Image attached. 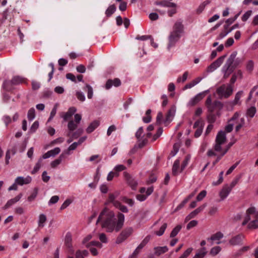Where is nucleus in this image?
I'll use <instances>...</instances> for the list:
<instances>
[{
	"instance_id": "nucleus-1",
	"label": "nucleus",
	"mask_w": 258,
	"mask_h": 258,
	"mask_svg": "<svg viewBox=\"0 0 258 258\" xmlns=\"http://www.w3.org/2000/svg\"><path fill=\"white\" fill-rule=\"evenodd\" d=\"M115 215L113 212L105 208L100 213L96 223L102 220V227L106 229L107 232L113 231H119L123 227L124 222V216L119 213L117 215V221H115Z\"/></svg>"
},
{
	"instance_id": "nucleus-2",
	"label": "nucleus",
	"mask_w": 258,
	"mask_h": 258,
	"mask_svg": "<svg viewBox=\"0 0 258 258\" xmlns=\"http://www.w3.org/2000/svg\"><path fill=\"white\" fill-rule=\"evenodd\" d=\"M183 31V26L182 21H177L173 26V30L168 36V44L167 48L169 50L174 47L181 37V34Z\"/></svg>"
},
{
	"instance_id": "nucleus-3",
	"label": "nucleus",
	"mask_w": 258,
	"mask_h": 258,
	"mask_svg": "<svg viewBox=\"0 0 258 258\" xmlns=\"http://www.w3.org/2000/svg\"><path fill=\"white\" fill-rule=\"evenodd\" d=\"M237 54L236 52H233L227 60L226 63L222 69V72L224 74L223 77L225 79L227 78L233 72L234 69L240 62V60L237 59L235 62L234 61Z\"/></svg>"
},
{
	"instance_id": "nucleus-4",
	"label": "nucleus",
	"mask_w": 258,
	"mask_h": 258,
	"mask_svg": "<svg viewBox=\"0 0 258 258\" xmlns=\"http://www.w3.org/2000/svg\"><path fill=\"white\" fill-rule=\"evenodd\" d=\"M233 92V86L231 84H223L216 90L220 98H228L232 94Z\"/></svg>"
},
{
	"instance_id": "nucleus-5",
	"label": "nucleus",
	"mask_w": 258,
	"mask_h": 258,
	"mask_svg": "<svg viewBox=\"0 0 258 258\" xmlns=\"http://www.w3.org/2000/svg\"><path fill=\"white\" fill-rule=\"evenodd\" d=\"M226 138L225 133L223 131H220L217 135L215 144L214 145V150L218 152H221L222 154L223 148L222 146L226 142Z\"/></svg>"
},
{
	"instance_id": "nucleus-6",
	"label": "nucleus",
	"mask_w": 258,
	"mask_h": 258,
	"mask_svg": "<svg viewBox=\"0 0 258 258\" xmlns=\"http://www.w3.org/2000/svg\"><path fill=\"white\" fill-rule=\"evenodd\" d=\"M25 82V78L17 76L14 77L11 81H5L3 84V87L7 91L12 89V85H17Z\"/></svg>"
},
{
	"instance_id": "nucleus-7",
	"label": "nucleus",
	"mask_w": 258,
	"mask_h": 258,
	"mask_svg": "<svg viewBox=\"0 0 258 258\" xmlns=\"http://www.w3.org/2000/svg\"><path fill=\"white\" fill-rule=\"evenodd\" d=\"M257 218L258 210L254 207H250L246 211L245 219L242 224V225H245L251 220Z\"/></svg>"
},
{
	"instance_id": "nucleus-8",
	"label": "nucleus",
	"mask_w": 258,
	"mask_h": 258,
	"mask_svg": "<svg viewBox=\"0 0 258 258\" xmlns=\"http://www.w3.org/2000/svg\"><path fill=\"white\" fill-rule=\"evenodd\" d=\"M74 118V120H71L68 122V128L69 132L68 134V136H71V134H72V132L77 129L78 124L80 123L82 119V116L80 114H75Z\"/></svg>"
},
{
	"instance_id": "nucleus-9",
	"label": "nucleus",
	"mask_w": 258,
	"mask_h": 258,
	"mask_svg": "<svg viewBox=\"0 0 258 258\" xmlns=\"http://www.w3.org/2000/svg\"><path fill=\"white\" fill-rule=\"evenodd\" d=\"M226 57V54L219 57L217 60L212 63L207 69L208 73H212L219 68L223 62L224 59Z\"/></svg>"
},
{
	"instance_id": "nucleus-10",
	"label": "nucleus",
	"mask_w": 258,
	"mask_h": 258,
	"mask_svg": "<svg viewBox=\"0 0 258 258\" xmlns=\"http://www.w3.org/2000/svg\"><path fill=\"white\" fill-rule=\"evenodd\" d=\"M239 114L238 112H235L233 117L229 120V122L234 121L236 120V123L237 125L236 126L235 130L238 132L244 124L245 119L244 117L239 118Z\"/></svg>"
},
{
	"instance_id": "nucleus-11",
	"label": "nucleus",
	"mask_w": 258,
	"mask_h": 258,
	"mask_svg": "<svg viewBox=\"0 0 258 258\" xmlns=\"http://www.w3.org/2000/svg\"><path fill=\"white\" fill-rule=\"evenodd\" d=\"M133 232V229L128 228L123 231L120 234L119 236L116 239V243H120L126 239Z\"/></svg>"
},
{
	"instance_id": "nucleus-12",
	"label": "nucleus",
	"mask_w": 258,
	"mask_h": 258,
	"mask_svg": "<svg viewBox=\"0 0 258 258\" xmlns=\"http://www.w3.org/2000/svg\"><path fill=\"white\" fill-rule=\"evenodd\" d=\"M204 93H199L189 100L187 103V106L188 107H191L196 105L200 101H201L204 98Z\"/></svg>"
},
{
	"instance_id": "nucleus-13",
	"label": "nucleus",
	"mask_w": 258,
	"mask_h": 258,
	"mask_svg": "<svg viewBox=\"0 0 258 258\" xmlns=\"http://www.w3.org/2000/svg\"><path fill=\"white\" fill-rule=\"evenodd\" d=\"M77 111V109L75 107H70L66 112H61L60 116L63 118L64 121H67L72 118L73 115Z\"/></svg>"
},
{
	"instance_id": "nucleus-14",
	"label": "nucleus",
	"mask_w": 258,
	"mask_h": 258,
	"mask_svg": "<svg viewBox=\"0 0 258 258\" xmlns=\"http://www.w3.org/2000/svg\"><path fill=\"white\" fill-rule=\"evenodd\" d=\"M143 133V128L142 127H140L136 133V137L138 139V141L140 142L139 146L140 148L144 146L147 143V140L146 139H143L142 135Z\"/></svg>"
},
{
	"instance_id": "nucleus-15",
	"label": "nucleus",
	"mask_w": 258,
	"mask_h": 258,
	"mask_svg": "<svg viewBox=\"0 0 258 258\" xmlns=\"http://www.w3.org/2000/svg\"><path fill=\"white\" fill-rule=\"evenodd\" d=\"M17 150V145H14L10 149L7 150L6 153L5 162L7 165L9 164V160L12 156L16 154Z\"/></svg>"
},
{
	"instance_id": "nucleus-16",
	"label": "nucleus",
	"mask_w": 258,
	"mask_h": 258,
	"mask_svg": "<svg viewBox=\"0 0 258 258\" xmlns=\"http://www.w3.org/2000/svg\"><path fill=\"white\" fill-rule=\"evenodd\" d=\"M31 181L32 178L30 176H27L26 177L19 176L15 179V182L20 185L29 184L31 182Z\"/></svg>"
},
{
	"instance_id": "nucleus-17",
	"label": "nucleus",
	"mask_w": 258,
	"mask_h": 258,
	"mask_svg": "<svg viewBox=\"0 0 258 258\" xmlns=\"http://www.w3.org/2000/svg\"><path fill=\"white\" fill-rule=\"evenodd\" d=\"M175 112L176 107L175 106H172L168 110L166 114V118L164 120L165 123H168L170 121H171V120H172L175 115Z\"/></svg>"
},
{
	"instance_id": "nucleus-18",
	"label": "nucleus",
	"mask_w": 258,
	"mask_h": 258,
	"mask_svg": "<svg viewBox=\"0 0 258 258\" xmlns=\"http://www.w3.org/2000/svg\"><path fill=\"white\" fill-rule=\"evenodd\" d=\"M207 204H205L202 206L198 207L197 209L191 212L188 215L186 216L185 218V220L187 221L190 219L194 218L197 214L201 212L205 208Z\"/></svg>"
},
{
	"instance_id": "nucleus-19",
	"label": "nucleus",
	"mask_w": 258,
	"mask_h": 258,
	"mask_svg": "<svg viewBox=\"0 0 258 258\" xmlns=\"http://www.w3.org/2000/svg\"><path fill=\"white\" fill-rule=\"evenodd\" d=\"M243 238L244 236L242 235H237L229 240V243L233 246L241 244Z\"/></svg>"
},
{
	"instance_id": "nucleus-20",
	"label": "nucleus",
	"mask_w": 258,
	"mask_h": 258,
	"mask_svg": "<svg viewBox=\"0 0 258 258\" xmlns=\"http://www.w3.org/2000/svg\"><path fill=\"white\" fill-rule=\"evenodd\" d=\"M121 84L120 80L118 78L114 79V80H109L106 83V88L107 89H110L112 86L115 87L119 86Z\"/></svg>"
},
{
	"instance_id": "nucleus-21",
	"label": "nucleus",
	"mask_w": 258,
	"mask_h": 258,
	"mask_svg": "<svg viewBox=\"0 0 258 258\" xmlns=\"http://www.w3.org/2000/svg\"><path fill=\"white\" fill-rule=\"evenodd\" d=\"M231 190L230 188H228V185H225L223 186L221 190L220 191L219 193V196L221 198V200L223 201L225 198H226L230 192H231Z\"/></svg>"
},
{
	"instance_id": "nucleus-22",
	"label": "nucleus",
	"mask_w": 258,
	"mask_h": 258,
	"mask_svg": "<svg viewBox=\"0 0 258 258\" xmlns=\"http://www.w3.org/2000/svg\"><path fill=\"white\" fill-rule=\"evenodd\" d=\"M154 188L153 186L149 187L147 188L146 191V195H138L137 196V199L141 202L145 201L148 196H150L153 191Z\"/></svg>"
},
{
	"instance_id": "nucleus-23",
	"label": "nucleus",
	"mask_w": 258,
	"mask_h": 258,
	"mask_svg": "<svg viewBox=\"0 0 258 258\" xmlns=\"http://www.w3.org/2000/svg\"><path fill=\"white\" fill-rule=\"evenodd\" d=\"M223 237V234L221 232H217L213 234L211 237L208 239L212 241H215V243L219 244L221 243L220 239Z\"/></svg>"
},
{
	"instance_id": "nucleus-24",
	"label": "nucleus",
	"mask_w": 258,
	"mask_h": 258,
	"mask_svg": "<svg viewBox=\"0 0 258 258\" xmlns=\"http://www.w3.org/2000/svg\"><path fill=\"white\" fill-rule=\"evenodd\" d=\"M207 107L208 111L212 113L217 108L221 109L222 107V104L220 101H216L213 102L211 105H208Z\"/></svg>"
},
{
	"instance_id": "nucleus-25",
	"label": "nucleus",
	"mask_w": 258,
	"mask_h": 258,
	"mask_svg": "<svg viewBox=\"0 0 258 258\" xmlns=\"http://www.w3.org/2000/svg\"><path fill=\"white\" fill-rule=\"evenodd\" d=\"M83 132V130L82 128H80L77 129L76 132L71 134V136H69L71 137V138L67 140V143L69 144L71 143L74 139L78 138L80 136L82 135Z\"/></svg>"
},
{
	"instance_id": "nucleus-26",
	"label": "nucleus",
	"mask_w": 258,
	"mask_h": 258,
	"mask_svg": "<svg viewBox=\"0 0 258 258\" xmlns=\"http://www.w3.org/2000/svg\"><path fill=\"white\" fill-rule=\"evenodd\" d=\"M89 254V252L86 250H78L75 253V258H85V256H87ZM67 258H75L73 256L69 255Z\"/></svg>"
},
{
	"instance_id": "nucleus-27",
	"label": "nucleus",
	"mask_w": 258,
	"mask_h": 258,
	"mask_svg": "<svg viewBox=\"0 0 258 258\" xmlns=\"http://www.w3.org/2000/svg\"><path fill=\"white\" fill-rule=\"evenodd\" d=\"M99 124L100 122L98 120H95L92 121L87 128V133L89 134L93 132L99 125Z\"/></svg>"
},
{
	"instance_id": "nucleus-28",
	"label": "nucleus",
	"mask_w": 258,
	"mask_h": 258,
	"mask_svg": "<svg viewBox=\"0 0 258 258\" xmlns=\"http://www.w3.org/2000/svg\"><path fill=\"white\" fill-rule=\"evenodd\" d=\"M46 216L44 214H40L38 220V227L40 228H43L44 226L45 223L46 221Z\"/></svg>"
},
{
	"instance_id": "nucleus-29",
	"label": "nucleus",
	"mask_w": 258,
	"mask_h": 258,
	"mask_svg": "<svg viewBox=\"0 0 258 258\" xmlns=\"http://www.w3.org/2000/svg\"><path fill=\"white\" fill-rule=\"evenodd\" d=\"M64 158V153H62L59 157L51 162L50 165L52 168L56 167L58 165L60 164L63 158Z\"/></svg>"
},
{
	"instance_id": "nucleus-30",
	"label": "nucleus",
	"mask_w": 258,
	"mask_h": 258,
	"mask_svg": "<svg viewBox=\"0 0 258 258\" xmlns=\"http://www.w3.org/2000/svg\"><path fill=\"white\" fill-rule=\"evenodd\" d=\"M22 195L21 194H19L18 196L16 197L15 198L10 200L8 201L7 204L5 205V208H8L12 205L14 204L18 201H19L22 197Z\"/></svg>"
},
{
	"instance_id": "nucleus-31",
	"label": "nucleus",
	"mask_w": 258,
	"mask_h": 258,
	"mask_svg": "<svg viewBox=\"0 0 258 258\" xmlns=\"http://www.w3.org/2000/svg\"><path fill=\"white\" fill-rule=\"evenodd\" d=\"M155 254L157 255H160L168 251V248L167 246H158L155 247Z\"/></svg>"
},
{
	"instance_id": "nucleus-32",
	"label": "nucleus",
	"mask_w": 258,
	"mask_h": 258,
	"mask_svg": "<svg viewBox=\"0 0 258 258\" xmlns=\"http://www.w3.org/2000/svg\"><path fill=\"white\" fill-rule=\"evenodd\" d=\"M180 161L179 160H176L172 166V174L174 175H177L179 172V167Z\"/></svg>"
},
{
	"instance_id": "nucleus-33",
	"label": "nucleus",
	"mask_w": 258,
	"mask_h": 258,
	"mask_svg": "<svg viewBox=\"0 0 258 258\" xmlns=\"http://www.w3.org/2000/svg\"><path fill=\"white\" fill-rule=\"evenodd\" d=\"M243 94V91H238L235 95V98L232 103L233 105L240 104V99Z\"/></svg>"
},
{
	"instance_id": "nucleus-34",
	"label": "nucleus",
	"mask_w": 258,
	"mask_h": 258,
	"mask_svg": "<svg viewBox=\"0 0 258 258\" xmlns=\"http://www.w3.org/2000/svg\"><path fill=\"white\" fill-rule=\"evenodd\" d=\"M248 223L247 227L249 229H256L258 228V218L252 219Z\"/></svg>"
},
{
	"instance_id": "nucleus-35",
	"label": "nucleus",
	"mask_w": 258,
	"mask_h": 258,
	"mask_svg": "<svg viewBox=\"0 0 258 258\" xmlns=\"http://www.w3.org/2000/svg\"><path fill=\"white\" fill-rule=\"evenodd\" d=\"M210 3V1L209 0L205 1L203 3H202L197 9V12L198 14L201 13L205 9L206 6L209 5Z\"/></svg>"
},
{
	"instance_id": "nucleus-36",
	"label": "nucleus",
	"mask_w": 258,
	"mask_h": 258,
	"mask_svg": "<svg viewBox=\"0 0 258 258\" xmlns=\"http://www.w3.org/2000/svg\"><path fill=\"white\" fill-rule=\"evenodd\" d=\"M116 10V7L114 5L109 6L105 11V14L107 17H110L113 14Z\"/></svg>"
},
{
	"instance_id": "nucleus-37",
	"label": "nucleus",
	"mask_w": 258,
	"mask_h": 258,
	"mask_svg": "<svg viewBox=\"0 0 258 258\" xmlns=\"http://www.w3.org/2000/svg\"><path fill=\"white\" fill-rule=\"evenodd\" d=\"M114 206L120 210L123 213H127L128 209L127 207L124 205H122L120 204V202H115L114 203Z\"/></svg>"
},
{
	"instance_id": "nucleus-38",
	"label": "nucleus",
	"mask_w": 258,
	"mask_h": 258,
	"mask_svg": "<svg viewBox=\"0 0 258 258\" xmlns=\"http://www.w3.org/2000/svg\"><path fill=\"white\" fill-rule=\"evenodd\" d=\"M207 253L206 248L203 247L198 251L193 258H203Z\"/></svg>"
},
{
	"instance_id": "nucleus-39",
	"label": "nucleus",
	"mask_w": 258,
	"mask_h": 258,
	"mask_svg": "<svg viewBox=\"0 0 258 258\" xmlns=\"http://www.w3.org/2000/svg\"><path fill=\"white\" fill-rule=\"evenodd\" d=\"M157 5H161L165 7H169V8H175L176 7V4H175L174 3H172V2H167V1L161 2L157 4Z\"/></svg>"
},
{
	"instance_id": "nucleus-40",
	"label": "nucleus",
	"mask_w": 258,
	"mask_h": 258,
	"mask_svg": "<svg viewBox=\"0 0 258 258\" xmlns=\"http://www.w3.org/2000/svg\"><path fill=\"white\" fill-rule=\"evenodd\" d=\"M27 117L29 120L32 121L35 117V110L34 108H30L27 113Z\"/></svg>"
},
{
	"instance_id": "nucleus-41",
	"label": "nucleus",
	"mask_w": 258,
	"mask_h": 258,
	"mask_svg": "<svg viewBox=\"0 0 258 258\" xmlns=\"http://www.w3.org/2000/svg\"><path fill=\"white\" fill-rule=\"evenodd\" d=\"M127 183L133 189H135L138 184L137 181L131 177H129L127 179Z\"/></svg>"
},
{
	"instance_id": "nucleus-42",
	"label": "nucleus",
	"mask_w": 258,
	"mask_h": 258,
	"mask_svg": "<svg viewBox=\"0 0 258 258\" xmlns=\"http://www.w3.org/2000/svg\"><path fill=\"white\" fill-rule=\"evenodd\" d=\"M65 244L66 246L70 248L72 247V236L69 233H68L65 237Z\"/></svg>"
},
{
	"instance_id": "nucleus-43",
	"label": "nucleus",
	"mask_w": 258,
	"mask_h": 258,
	"mask_svg": "<svg viewBox=\"0 0 258 258\" xmlns=\"http://www.w3.org/2000/svg\"><path fill=\"white\" fill-rule=\"evenodd\" d=\"M38 188L35 187L34 188L32 194L28 197V201L29 202L33 201L37 197L38 194Z\"/></svg>"
},
{
	"instance_id": "nucleus-44",
	"label": "nucleus",
	"mask_w": 258,
	"mask_h": 258,
	"mask_svg": "<svg viewBox=\"0 0 258 258\" xmlns=\"http://www.w3.org/2000/svg\"><path fill=\"white\" fill-rule=\"evenodd\" d=\"M151 113V109H148L146 112V116L143 117V120L145 123H149L151 120V116L150 114Z\"/></svg>"
},
{
	"instance_id": "nucleus-45",
	"label": "nucleus",
	"mask_w": 258,
	"mask_h": 258,
	"mask_svg": "<svg viewBox=\"0 0 258 258\" xmlns=\"http://www.w3.org/2000/svg\"><path fill=\"white\" fill-rule=\"evenodd\" d=\"M167 228V224L164 223L160 227V229L158 231H156L155 232V233L157 236H160L163 234L165 229Z\"/></svg>"
},
{
	"instance_id": "nucleus-46",
	"label": "nucleus",
	"mask_w": 258,
	"mask_h": 258,
	"mask_svg": "<svg viewBox=\"0 0 258 258\" xmlns=\"http://www.w3.org/2000/svg\"><path fill=\"white\" fill-rule=\"evenodd\" d=\"M41 162H42V159L40 158L39 159L38 162L35 164V166L34 167L33 169L31 171V173L33 174H35L40 168L41 166Z\"/></svg>"
},
{
	"instance_id": "nucleus-47",
	"label": "nucleus",
	"mask_w": 258,
	"mask_h": 258,
	"mask_svg": "<svg viewBox=\"0 0 258 258\" xmlns=\"http://www.w3.org/2000/svg\"><path fill=\"white\" fill-rule=\"evenodd\" d=\"M181 229V225H177L171 231L170 233V237H174L175 236L177 235L178 233L180 231V230Z\"/></svg>"
},
{
	"instance_id": "nucleus-48",
	"label": "nucleus",
	"mask_w": 258,
	"mask_h": 258,
	"mask_svg": "<svg viewBox=\"0 0 258 258\" xmlns=\"http://www.w3.org/2000/svg\"><path fill=\"white\" fill-rule=\"evenodd\" d=\"M91 246H96L98 247L101 248L102 245L99 242L96 241H92L91 242L86 244V247L87 248H90L91 247Z\"/></svg>"
},
{
	"instance_id": "nucleus-49",
	"label": "nucleus",
	"mask_w": 258,
	"mask_h": 258,
	"mask_svg": "<svg viewBox=\"0 0 258 258\" xmlns=\"http://www.w3.org/2000/svg\"><path fill=\"white\" fill-rule=\"evenodd\" d=\"M254 68V62L251 60H249L246 64V70L251 72Z\"/></svg>"
},
{
	"instance_id": "nucleus-50",
	"label": "nucleus",
	"mask_w": 258,
	"mask_h": 258,
	"mask_svg": "<svg viewBox=\"0 0 258 258\" xmlns=\"http://www.w3.org/2000/svg\"><path fill=\"white\" fill-rule=\"evenodd\" d=\"M256 113V108L255 107H251L247 111V115L248 116L252 118Z\"/></svg>"
},
{
	"instance_id": "nucleus-51",
	"label": "nucleus",
	"mask_w": 258,
	"mask_h": 258,
	"mask_svg": "<svg viewBox=\"0 0 258 258\" xmlns=\"http://www.w3.org/2000/svg\"><path fill=\"white\" fill-rule=\"evenodd\" d=\"M117 196L118 193L110 194L108 198V202L112 203L114 206V203L118 202V201L115 200Z\"/></svg>"
},
{
	"instance_id": "nucleus-52",
	"label": "nucleus",
	"mask_w": 258,
	"mask_h": 258,
	"mask_svg": "<svg viewBox=\"0 0 258 258\" xmlns=\"http://www.w3.org/2000/svg\"><path fill=\"white\" fill-rule=\"evenodd\" d=\"M252 13L251 10L246 11L241 17L242 21L243 22L246 21L251 15Z\"/></svg>"
},
{
	"instance_id": "nucleus-53",
	"label": "nucleus",
	"mask_w": 258,
	"mask_h": 258,
	"mask_svg": "<svg viewBox=\"0 0 258 258\" xmlns=\"http://www.w3.org/2000/svg\"><path fill=\"white\" fill-rule=\"evenodd\" d=\"M221 250V248L219 246L213 247L210 250V254L212 255H217Z\"/></svg>"
},
{
	"instance_id": "nucleus-54",
	"label": "nucleus",
	"mask_w": 258,
	"mask_h": 258,
	"mask_svg": "<svg viewBox=\"0 0 258 258\" xmlns=\"http://www.w3.org/2000/svg\"><path fill=\"white\" fill-rule=\"evenodd\" d=\"M87 91V97L89 99H91L93 97V91L92 88L89 85L86 86Z\"/></svg>"
},
{
	"instance_id": "nucleus-55",
	"label": "nucleus",
	"mask_w": 258,
	"mask_h": 258,
	"mask_svg": "<svg viewBox=\"0 0 258 258\" xmlns=\"http://www.w3.org/2000/svg\"><path fill=\"white\" fill-rule=\"evenodd\" d=\"M51 157H54L58 154L60 152V149L58 147H56L52 150L49 151Z\"/></svg>"
},
{
	"instance_id": "nucleus-56",
	"label": "nucleus",
	"mask_w": 258,
	"mask_h": 258,
	"mask_svg": "<svg viewBox=\"0 0 258 258\" xmlns=\"http://www.w3.org/2000/svg\"><path fill=\"white\" fill-rule=\"evenodd\" d=\"M57 111V106L55 105L51 111L50 116L48 119V121H50L54 116L55 115Z\"/></svg>"
},
{
	"instance_id": "nucleus-57",
	"label": "nucleus",
	"mask_w": 258,
	"mask_h": 258,
	"mask_svg": "<svg viewBox=\"0 0 258 258\" xmlns=\"http://www.w3.org/2000/svg\"><path fill=\"white\" fill-rule=\"evenodd\" d=\"M190 156L189 155H187L186 156L185 159L182 163L181 171H182L187 166L190 160Z\"/></svg>"
},
{
	"instance_id": "nucleus-58",
	"label": "nucleus",
	"mask_w": 258,
	"mask_h": 258,
	"mask_svg": "<svg viewBox=\"0 0 258 258\" xmlns=\"http://www.w3.org/2000/svg\"><path fill=\"white\" fill-rule=\"evenodd\" d=\"M188 76V73L187 72H185L183 74V76L182 77H179L177 79V82L180 83L181 82H184L185 81L187 78Z\"/></svg>"
},
{
	"instance_id": "nucleus-59",
	"label": "nucleus",
	"mask_w": 258,
	"mask_h": 258,
	"mask_svg": "<svg viewBox=\"0 0 258 258\" xmlns=\"http://www.w3.org/2000/svg\"><path fill=\"white\" fill-rule=\"evenodd\" d=\"M207 191L206 190H202L197 197V200L198 201H202L206 196Z\"/></svg>"
},
{
	"instance_id": "nucleus-60",
	"label": "nucleus",
	"mask_w": 258,
	"mask_h": 258,
	"mask_svg": "<svg viewBox=\"0 0 258 258\" xmlns=\"http://www.w3.org/2000/svg\"><path fill=\"white\" fill-rule=\"evenodd\" d=\"M79 145L77 142H74L72 144H71L68 148V150L66 152L67 154H70L69 152L72 150H75L77 146Z\"/></svg>"
},
{
	"instance_id": "nucleus-61",
	"label": "nucleus",
	"mask_w": 258,
	"mask_h": 258,
	"mask_svg": "<svg viewBox=\"0 0 258 258\" xmlns=\"http://www.w3.org/2000/svg\"><path fill=\"white\" fill-rule=\"evenodd\" d=\"M76 96L77 98L81 101H84L85 100L84 94L80 91H77L76 92Z\"/></svg>"
},
{
	"instance_id": "nucleus-62",
	"label": "nucleus",
	"mask_w": 258,
	"mask_h": 258,
	"mask_svg": "<svg viewBox=\"0 0 258 258\" xmlns=\"http://www.w3.org/2000/svg\"><path fill=\"white\" fill-rule=\"evenodd\" d=\"M204 124L203 121L201 119H199L195 122L194 125V128L202 127L203 128Z\"/></svg>"
},
{
	"instance_id": "nucleus-63",
	"label": "nucleus",
	"mask_w": 258,
	"mask_h": 258,
	"mask_svg": "<svg viewBox=\"0 0 258 258\" xmlns=\"http://www.w3.org/2000/svg\"><path fill=\"white\" fill-rule=\"evenodd\" d=\"M230 32V31H225L221 32L219 35L217 36V39L221 40L224 38Z\"/></svg>"
},
{
	"instance_id": "nucleus-64",
	"label": "nucleus",
	"mask_w": 258,
	"mask_h": 258,
	"mask_svg": "<svg viewBox=\"0 0 258 258\" xmlns=\"http://www.w3.org/2000/svg\"><path fill=\"white\" fill-rule=\"evenodd\" d=\"M59 200V197L57 196H52L50 199L48 204L50 205L51 204H54L56 203Z\"/></svg>"
}]
</instances>
